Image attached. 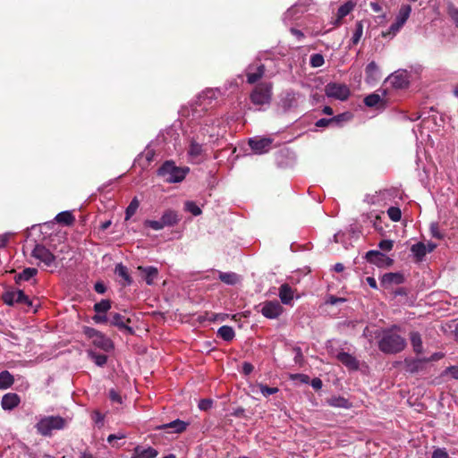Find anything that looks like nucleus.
I'll return each mask as SVG.
<instances>
[{"label": "nucleus", "mask_w": 458, "mask_h": 458, "mask_svg": "<svg viewBox=\"0 0 458 458\" xmlns=\"http://www.w3.org/2000/svg\"><path fill=\"white\" fill-rule=\"evenodd\" d=\"M317 127L334 126L333 118H321L316 122Z\"/></svg>", "instance_id": "e2e57ef3"}, {"label": "nucleus", "mask_w": 458, "mask_h": 458, "mask_svg": "<svg viewBox=\"0 0 458 458\" xmlns=\"http://www.w3.org/2000/svg\"><path fill=\"white\" fill-rule=\"evenodd\" d=\"M384 330L382 337L378 342V348L381 352L387 354H394L402 352L406 346L405 339L395 333L394 329Z\"/></svg>", "instance_id": "7ed1b4c3"}, {"label": "nucleus", "mask_w": 458, "mask_h": 458, "mask_svg": "<svg viewBox=\"0 0 458 458\" xmlns=\"http://www.w3.org/2000/svg\"><path fill=\"white\" fill-rule=\"evenodd\" d=\"M186 428L187 423L181 420H175L170 423L163 424L158 427L159 429L171 428L174 433H182L186 429Z\"/></svg>", "instance_id": "c85d7f7f"}, {"label": "nucleus", "mask_w": 458, "mask_h": 458, "mask_svg": "<svg viewBox=\"0 0 458 458\" xmlns=\"http://www.w3.org/2000/svg\"><path fill=\"white\" fill-rule=\"evenodd\" d=\"M259 307L261 314L269 319L277 318L284 311V308L280 302L276 300L266 301L260 303Z\"/></svg>", "instance_id": "ddd939ff"}, {"label": "nucleus", "mask_w": 458, "mask_h": 458, "mask_svg": "<svg viewBox=\"0 0 458 458\" xmlns=\"http://www.w3.org/2000/svg\"><path fill=\"white\" fill-rule=\"evenodd\" d=\"M325 63L324 56L321 54H313L310 58V64L313 68L321 67Z\"/></svg>", "instance_id": "c03bdc74"}, {"label": "nucleus", "mask_w": 458, "mask_h": 458, "mask_svg": "<svg viewBox=\"0 0 458 458\" xmlns=\"http://www.w3.org/2000/svg\"><path fill=\"white\" fill-rule=\"evenodd\" d=\"M219 279L228 285H234L239 282L240 277L233 272H220Z\"/></svg>", "instance_id": "473e14b6"}, {"label": "nucleus", "mask_w": 458, "mask_h": 458, "mask_svg": "<svg viewBox=\"0 0 458 458\" xmlns=\"http://www.w3.org/2000/svg\"><path fill=\"white\" fill-rule=\"evenodd\" d=\"M92 420L94 422L98 425L102 426L104 423L105 416L98 411H94L91 415Z\"/></svg>", "instance_id": "052dcab7"}, {"label": "nucleus", "mask_w": 458, "mask_h": 458, "mask_svg": "<svg viewBox=\"0 0 458 458\" xmlns=\"http://www.w3.org/2000/svg\"><path fill=\"white\" fill-rule=\"evenodd\" d=\"M260 393L265 396L267 397L271 394H276L279 390L277 387H269L267 386H265L263 384L259 385Z\"/></svg>", "instance_id": "6e6d98bb"}, {"label": "nucleus", "mask_w": 458, "mask_h": 458, "mask_svg": "<svg viewBox=\"0 0 458 458\" xmlns=\"http://www.w3.org/2000/svg\"><path fill=\"white\" fill-rule=\"evenodd\" d=\"M3 300L7 305L13 304H23L27 307L32 306V301L30 300L23 291L21 290H11L3 294Z\"/></svg>", "instance_id": "f8f14e48"}, {"label": "nucleus", "mask_w": 458, "mask_h": 458, "mask_svg": "<svg viewBox=\"0 0 458 458\" xmlns=\"http://www.w3.org/2000/svg\"><path fill=\"white\" fill-rule=\"evenodd\" d=\"M162 223L165 226H174L180 221L178 214L174 210H166L161 216Z\"/></svg>", "instance_id": "cd10ccee"}, {"label": "nucleus", "mask_w": 458, "mask_h": 458, "mask_svg": "<svg viewBox=\"0 0 458 458\" xmlns=\"http://www.w3.org/2000/svg\"><path fill=\"white\" fill-rule=\"evenodd\" d=\"M55 221L66 225H72L74 221V217L69 211H63L55 216Z\"/></svg>", "instance_id": "4c0bfd02"}, {"label": "nucleus", "mask_w": 458, "mask_h": 458, "mask_svg": "<svg viewBox=\"0 0 458 458\" xmlns=\"http://www.w3.org/2000/svg\"><path fill=\"white\" fill-rule=\"evenodd\" d=\"M89 358L94 361L98 367H104L107 361V356L105 354H99L92 350L87 352Z\"/></svg>", "instance_id": "c9c22d12"}, {"label": "nucleus", "mask_w": 458, "mask_h": 458, "mask_svg": "<svg viewBox=\"0 0 458 458\" xmlns=\"http://www.w3.org/2000/svg\"><path fill=\"white\" fill-rule=\"evenodd\" d=\"M381 101V98L377 94H370L364 98V103L367 106H376Z\"/></svg>", "instance_id": "3c124183"}, {"label": "nucleus", "mask_w": 458, "mask_h": 458, "mask_svg": "<svg viewBox=\"0 0 458 458\" xmlns=\"http://www.w3.org/2000/svg\"><path fill=\"white\" fill-rule=\"evenodd\" d=\"M345 301V299L344 298H339V297H335V296H330L327 300V303L331 304V305H336L338 303H343Z\"/></svg>", "instance_id": "774afa93"}, {"label": "nucleus", "mask_w": 458, "mask_h": 458, "mask_svg": "<svg viewBox=\"0 0 458 458\" xmlns=\"http://www.w3.org/2000/svg\"><path fill=\"white\" fill-rule=\"evenodd\" d=\"M13 375L7 371H2L0 373V389H7L13 384Z\"/></svg>", "instance_id": "f704fd0d"}, {"label": "nucleus", "mask_w": 458, "mask_h": 458, "mask_svg": "<svg viewBox=\"0 0 458 458\" xmlns=\"http://www.w3.org/2000/svg\"><path fill=\"white\" fill-rule=\"evenodd\" d=\"M20 397L17 394L9 393L2 397L1 405L5 411H11L20 403Z\"/></svg>", "instance_id": "b1692460"}, {"label": "nucleus", "mask_w": 458, "mask_h": 458, "mask_svg": "<svg viewBox=\"0 0 458 458\" xmlns=\"http://www.w3.org/2000/svg\"><path fill=\"white\" fill-rule=\"evenodd\" d=\"M188 172V167H179L173 161H165L157 170V174L166 182L176 183L182 182Z\"/></svg>", "instance_id": "20e7f679"}, {"label": "nucleus", "mask_w": 458, "mask_h": 458, "mask_svg": "<svg viewBox=\"0 0 458 458\" xmlns=\"http://www.w3.org/2000/svg\"><path fill=\"white\" fill-rule=\"evenodd\" d=\"M32 257L38 260V265L50 267L55 265V257L44 245L37 244L31 253Z\"/></svg>", "instance_id": "9b49d317"}, {"label": "nucleus", "mask_w": 458, "mask_h": 458, "mask_svg": "<svg viewBox=\"0 0 458 458\" xmlns=\"http://www.w3.org/2000/svg\"><path fill=\"white\" fill-rule=\"evenodd\" d=\"M145 225L156 231L162 230L165 227V225H163L161 218L160 220H147Z\"/></svg>", "instance_id": "4d7b16f0"}, {"label": "nucleus", "mask_w": 458, "mask_h": 458, "mask_svg": "<svg viewBox=\"0 0 458 458\" xmlns=\"http://www.w3.org/2000/svg\"><path fill=\"white\" fill-rule=\"evenodd\" d=\"M366 259L377 267L389 266L392 264V259L378 250H369L366 253Z\"/></svg>", "instance_id": "f3484780"}, {"label": "nucleus", "mask_w": 458, "mask_h": 458, "mask_svg": "<svg viewBox=\"0 0 458 458\" xmlns=\"http://www.w3.org/2000/svg\"><path fill=\"white\" fill-rule=\"evenodd\" d=\"M126 321L129 322L130 319H125V318L119 313L112 314L110 318L111 325L117 327L119 329H125L131 334L133 330L126 325Z\"/></svg>", "instance_id": "bb28decb"}, {"label": "nucleus", "mask_w": 458, "mask_h": 458, "mask_svg": "<svg viewBox=\"0 0 458 458\" xmlns=\"http://www.w3.org/2000/svg\"><path fill=\"white\" fill-rule=\"evenodd\" d=\"M280 301L284 305H292L294 298V291L288 284H283L278 293Z\"/></svg>", "instance_id": "4be33fe9"}, {"label": "nucleus", "mask_w": 458, "mask_h": 458, "mask_svg": "<svg viewBox=\"0 0 458 458\" xmlns=\"http://www.w3.org/2000/svg\"><path fill=\"white\" fill-rule=\"evenodd\" d=\"M212 401L209 399H202L199 403V408L203 411H207L211 408L212 406Z\"/></svg>", "instance_id": "69168bd1"}, {"label": "nucleus", "mask_w": 458, "mask_h": 458, "mask_svg": "<svg viewBox=\"0 0 458 458\" xmlns=\"http://www.w3.org/2000/svg\"><path fill=\"white\" fill-rule=\"evenodd\" d=\"M404 277L401 273H386L380 279V284L385 288H389L394 284H401Z\"/></svg>", "instance_id": "6ab92c4d"}, {"label": "nucleus", "mask_w": 458, "mask_h": 458, "mask_svg": "<svg viewBox=\"0 0 458 458\" xmlns=\"http://www.w3.org/2000/svg\"><path fill=\"white\" fill-rule=\"evenodd\" d=\"M293 352L294 354L293 360H294L295 364L301 366L303 364L304 358H303V354H302V351H301V347H299V346L293 347Z\"/></svg>", "instance_id": "5fc2aeb1"}, {"label": "nucleus", "mask_w": 458, "mask_h": 458, "mask_svg": "<svg viewBox=\"0 0 458 458\" xmlns=\"http://www.w3.org/2000/svg\"><path fill=\"white\" fill-rule=\"evenodd\" d=\"M84 335L91 340L93 345L104 352H111L114 349V343L112 340L107 337L106 335L101 333L100 331L89 327H85L83 329Z\"/></svg>", "instance_id": "423d86ee"}, {"label": "nucleus", "mask_w": 458, "mask_h": 458, "mask_svg": "<svg viewBox=\"0 0 458 458\" xmlns=\"http://www.w3.org/2000/svg\"><path fill=\"white\" fill-rule=\"evenodd\" d=\"M386 195H387L386 191L379 192L371 196H367L366 199L369 204H380V201L386 199Z\"/></svg>", "instance_id": "864d4df0"}, {"label": "nucleus", "mask_w": 458, "mask_h": 458, "mask_svg": "<svg viewBox=\"0 0 458 458\" xmlns=\"http://www.w3.org/2000/svg\"><path fill=\"white\" fill-rule=\"evenodd\" d=\"M111 308V303L108 300H102L94 305V310L97 313H106Z\"/></svg>", "instance_id": "a18cd8bd"}, {"label": "nucleus", "mask_w": 458, "mask_h": 458, "mask_svg": "<svg viewBox=\"0 0 458 458\" xmlns=\"http://www.w3.org/2000/svg\"><path fill=\"white\" fill-rule=\"evenodd\" d=\"M272 97V83L264 82L255 87L250 94V100L256 106L269 104Z\"/></svg>", "instance_id": "0eeeda50"}, {"label": "nucleus", "mask_w": 458, "mask_h": 458, "mask_svg": "<svg viewBox=\"0 0 458 458\" xmlns=\"http://www.w3.org/2000/svg\"><path fill=\"white\" fill-rule=\"evenodd\" d=\"M66 421L60 416H45L39 419L35 428L42 436H50L53 430H60L65 427Z\"/></svg>", "instance_id": "39448f33"}, {"label": "nucleus", "mask_w": 458, "mask_h": 458, "mask_svg": "<svg viewBox=\"0 0 458 458\" xmlns=\"http://www.w3.org/2000/svg\"><path fill=\"white\" fill-rule=\"evenodd\" d=\"M12 233H4L0 235V249L4 248L10 240Z\"/></svg>", "instance_id": "338daca9"}, {"label": "nucleus", "mask_w": 458, "mask_h": 458, "mask_svg": "<svg viewBox=\"0 0 458 458\" xmlns=\"http://www.w3.org/2000/svg\"><path fill=\"white\" fill-rule=\"evenodd\" d=\"M221 96V91L219 89H207L199 94L197 97V100L194 106H191V111H189L188 116L192 118V114L195 110H199L201 116L206 115H213L215 116L218 122L219 126L221 125V119L217 117L216 114L208 112V107L212 106L213 103Z\"/></svg>", "instance_id": "f03ea898"}, {"label": "nucleus", "mask_w": 458, "mask_h": 458, "mask_svg": "<svg viewBox=\"0 0 458 458\" xmlns=\"http://www.w3.org/2000/svg\"><path fill=\"white\" fill-rule=\"evenodd\" d=\"M336 358L341 363H343L349 369L356 370L359 368L358 360L354 356H352V354H350L348 352H340L337 353Z\"/></svg>", "instance_id": "5701e85b"}, {"label": "nucleus", "mask_w": 458, "mask_h": 458, "mask_svg": "<svg viewBox=\"0 0 458 458\" xmlns=\"http://www.w3.org/2000/svg\"><path fill=\"white\" fill-rule=\"evenodd\" d=\"M410 340L411 344L412 345L413 351L420 354L423 351V345H422V340L420 333L418 332H411L410 334Z\"/></svg>", "instance_id": "72a5a7b5"}, {"label": "nucleus", "mask_w": 458, "mask_h": 458, "mask_svg": "<svg viewBox=\"0 0 458 458\" xmlns=\"http://www.w3.org/2000/svg\"><path fill=\"white\" fill-rule=\"evenodd\" d=\"M387 81L394 89H404L409 85V73L405 70L396 71L388 77Z\"/></svg>", "instance_id": "dca6fc26"}, {"label": "nucleus", "mask_w": 458, "mask_h": 458, "mask_svg": "<svg viewBox=\"0 0 458 458\" xmlns=\"http://www.w3.org/2000/svg\"><path fill=\"white\" fill-rule=\"evenodd\" d=\"M406 21L395 18L394 22L391 24L388 30L382 31L381 35L383 38H394L403 27Z\"/></svg>", "instance_id": "a878e982"}, {"label": "nucleus", "mask_w": 458, "mask_h": 458, "mask_svg": "<svg viewBox=\"0 0 458 458\" xmlns=\"http://www.w3.org/2000/svg\"><path fill=\"white\" fill-rule=\"evenodd\" d=\"M365 81L369 84H373L378 81L381 78L380 70L374 61L368 64L365 69Z\"/></svg>", "instance_id": "aec40b11"}, {"label": "nucleus", "mask_w": 458, "mask_h": 458, "mask_svg": "<svg viewBox=\"0 0 458 458\" xmlns=\"http://www.w3.org/2000/svg\"><path fill=\"white\" fill-rule=\"evenodd\" d=\"M158 452L153 447H144L137 445L132 451L131 458H156Z\"/></svg>", "instance_id": "412c9836"}, {"label": "nucleus", "mask_w": 458, "mask_h": 458, "mask_svg": "<svg viewBox=\"0 0 458 458\" xmlns=\"http://www.w3.org/2000/svg\"><path fill=\"white\" fill-rule=\"evenodd\" d=\"M432 458H450L445 448H436L432 453Z\"/></svg>", "instance_id": "bf43d9fd"}, {"label": "nucleus", "mask_w": 458, "mask_h": 458, "mask_svg": "<svg viewBox=\"0 0 458 458\" xmlns=\"http://www.w3.org/2000/svg\"><path fill=\"white\" fill-rule=\"evenodd\" d=\"M411 13V7L409 4L401 5L398 13L395 18L406 21L409 19Z\"/></svg>", "instance_id": "37998d69"}, {"label": "nucleus", "mask_w": 458, "mask_h": 458, "mask_svg": "<svg viewBox=\"0 0 458 458\" xmlns=\"http://www.w3.org/2000/svg\"><path fill=\"white\" fill-rule=\"evenodd\" d=\"M411 13V7L409 4L401 5L398 13L395 18L406 21L409 19Z\"/></svg>", "instance_id": "79ce46f5"}, {"label": "nucleus", "mask_w": 458, "mask_h": 458, "mask_svg": "<svg viewBox=\"0 0 458 458\" xmlns=\"http://www.w3.org/2000/svg\"><path fill=\"white\" fill-rule=\"evenodd\" d=\"M387 215H388L389 218L394 222L400 221V219L402 217L401 209L397 207H390L387 209Z\"/></svg>", "instance_id": "603ef678"}, {"label": "nucleus", "mask_w": 458, "mask_h": 458, "mask_svg": "<svg viewBox=\"0 0 458 458\" xmlns=\"http://www.w3.org/2000/svg\"><path fill=\"white\" fill-rule=\"evenodd\" d=\"M114 273L123 279V282H120V284L123 286L131 285L132 284V278L129 274L128 268L122 263L115 266Z\"/></svg>", "instance_id": "393cba45"}, {"label": "nucleus", "mask_w": 458, "mask_h": 458, "mask_svg": "<svg viewBox=\"0 0 458 458\" xmlns=\"http://www.w3.org/2000/svg\"><path fill=\"white\" fill-rule=\"evenodd\" d=\"M273 140L270 137L255 136L250 138L248 143L254 154L262 155L271 149Z\"/></svg>", "instance_id": "9d476101"}, {"label": "nucleus", "mask_w": 458, "mask_h": 458, "mask_svg": "<svg viewBox=\"0 0 458 458\" xmlns=\"http://www.w3.org/2000/svg\"><path fill=\"white\" fill-rule=\"evenodd\" d=\"M354 4L352 2L345 3L341 5L338 9L337 15L339 18H344L348 15L351 11L353 9Z\"/></svg>", "instance_id": "8fccbe9b"}, {"label": "nucleus", "mask_w": 458, "mask_h": 458, "mask_svg": "<svg viewBox=\"0 0 458 458\" xmlns=\"http://www.w3.org/2000/svg\"><path fill=\"white\" fill-rule=\"evenodd\" d=\"M451 375V377L458 380V366L447 367L442 373V376Z\"/></svg>", "instance_id": "13d9d810"}, {"label": "nucleus", "mask_w": 458, "mask_h": 458, "mask_svg": "<svg viewBox=\"0 0 458 458\" xmlns=\"http://www.w3.org/2000/svg\"><path fill=\"white\" fill-rule=\"evenodd\" d=\"M247 82L255 84L265 75V65L262 64H251L245 69Z\"/></svg>", "instance_id": "2eb2a0df"}, {"label": "nucleus", "mask_w": 458, "mask_h": 458, "mask_svg": "<svg viewBox=\"0 0 458 458\" xmlns=\"http://www.w3.org/2000/svg\"><path fill=\"white\" fill-rule=\"evenodd\" d=\"M109 398L113 403H116L121 404L123 403V398L118 392L114 389H111L109 391Z\"/></svg>", "instance_id": "680f3d73"}, {"label": "nucleus", "mask_w": 458, "mask_h": 458, "mask_svg": "<svg viewBox=\"0 0 458 458\" xmlns=\"http://www.w3.org/2000/svg\"><path fill=\"white\" fill-rule=\"evenodd\" d=\"M325 94L329 98L345 101L351 95L349 87L344 83L329 82L325 87Z\"/></svg>", "instance_id": "6e6552de"}, {"label": "nucleus", "mask_w": 458, "mask_h": 458, "mask_svg": "<svg viewBox=\"0 0 458 458\" xmlns=\"http://www.w3.org/2000/svg\"><path fill=\"white\" fill-rule=\"evenodd\" d=\"M393 245H394V242L393 241L391 240H382L379 243H378V247L383 250H386V251H389L392 250L393 248Z\"/></svg>", "instance_id": "0e129e2a"}, {"label": "nucleus", "mask_w": 458, "mask_h": 458, "mask_svg": "<svg viewBox=\"0 0 458 458\" xmlns=\"http://www.w3.org/2000/svg\"><path fill=\"white\" fill-rule=\"evenodd\" d=\"M334 126H342L344 123L350 121L352 118V114L350 112H344L343 114L333 116Z\"/></svg>", "instance_id": "ea45409f"}, {"label": "nucleus", "mask_w": 458, "mask_h": 458, "mask_svg": "<svg viewBox=\"0 0 458 458\" xmlns=\"http://www.w3.org/2000/svg\"><path fill=\"white\" fill-rule=\"evenodd\" d=\"M184 208L193 216H199L202 212L201 208L194 201H186L184 204Z\"/></svg>", "instance_id": "09e8293b"}, {"label": "nucleus", "mask_w": 458, "mask_h": 458, "mask_svg": "<svg viewBox=\"0 0 458 458\" xmlns=\"http://www.w3.org/2000/svg\"><path fill=\"white\" fill-rule=\"evenodd\" d=\"M139 200L137 199V198H134L131 203L129 204V206L127 207L126 208V211H125V219L128 220L130 219L137 211L138 208H139Z\"/></svg>", "instance_id": "a19ab883"}, {"label": "nucleus", "mask_w": 458, "mask_h": 458, "mask_svg": "<svg viewBox=\"0 0 458 458\" xmlns=\"http://www.w3.org/2000/svg\"><path fill=\"white\" fill-rule=\"evenodd\" d=\"M430 234L433 238L437 240H442L445 237V233L439 230L438 224L437 222H432L429 225Z\"/></svg>", "instance_id": "de8ad7c7"}, {"label": "nucleus", "mask_w": 458, "mask_h": 458, "mask_svg": "<svg viewBox=\"0 0 458 458\" xmlns=\"http://www.w3.org/2000/svg\"><path fill=\"white\" fill-rule=\"evenodd\" d=\"M301 98L302 95L301 93L295 92L293 89H287L281 95L279 106L284 113L293 111L299 106Z\"/></svg>", "instance_id": "1a4fd4ad"}, {"label": "nucleus", "mask_w": 458, "mask_h": 458, "mask_svg": "<svg viewBox=\"0 0 458 458\" xmlns=\"http://www.w3.org/2000/svg\"><path fill=\"white\" fill-rule=\"evenodd\" d=\"M191 131L188 136L187 155L191 163L199 164L203 160L207 143H215L221 134L218 120L213 115L201 116L195 110L190 119Z\"/></svg>", "instance_id": "f257e3e1"}, {"label": "nucleus", "mask_w": 458, "mask_h": 458, "mask_svg": "<svg viewBox=\"0 0 458 458\" xmlns=\"http://www.w3.org/2000/svg\"><path fill=\"white\" fill-rule=\"evenodd\" d=\"M217 335L225 341H231L233 339L235 334L232 327L223 326L217 330Z\"/></svg>", "instance_id": "e433bc0d"}, {"label": "nucleus", "mask_w": 458, "mask_h": 458, "mask_svg": "<svg viewBox=\"0 0 458 458\" xmlns=\"http://www.w3.org/2000/svg\"><path fill=\"white\" fill-rule=\"evenodd\" d=\"M327 403L330 406L336 408L349 409L352 406L351 403L342 396H332L331 398L327 400Z\"/></svg>", "instance_id": "c756f323"}, {"label": "nucleus", "mask_w": 458, "mask_h": 458, "mask_svg": "<svg viewBox=\"0 0 458 458\" xmlns=\"http://www.w3.org/2000/svg\"><path fill=\"white\" fill-rule=\"evenodd\" d=\"M362 34H363V25L361 23V21H358L355 25V30H354V32H353V35L352 37V43L353 45H356L360 38L362 37Z\"/></svg>", "instance_id": "49530a36"}, {"label": "nucleus", "mask_w": 458, "mask_h": 458, "mask_svg": "<svg viewBox=\"0 0 458 458\" xmlns=\"http://www.w3.org/2000/svg\"><path fill=\"white\" fill-rule=\"evenodd\" d=\"M411 251L418 261H421L427 254V247L423 242L413 244Z\"/></svg>", "instance_id": "2f4dec72"}, {"label": "nucleus", "mask_w": 458, "mask_h": 458, "mask_svg": "<svg viewBox=\"0 0 458 458\" xmlns=\"http://www.w3.org/2000/svg\"><path fill=\"white\" fill-rule=\"evenodd\" d=\"M310 0H299L284 13L283 21L285 23H288L297 20L307 11V6L310 4Z\"/></svg>", "instance_id": "4468645a"}, {"label": "nucleus", "mask_w": 458, "mask_h": 458, "mask_svg": "<svg viewBox=\"0 0 458 458\" xmlns=\"http://www.w3.org/2000/svg\"><path fill=\"white\" fill-rule=\"evenodd\" d=\"M38 273V270L34 267H27L25 268L21 273H20L16 276V281H29L34 276H36Z\"/></svg>", "instance_id": "58836bf2"}, {"label": "nucleus", "mask_w": 458, "mask_h": 458, "mask_svg": "<svg viewBox=\"0 0 458 458\" xmlns=\"http://www.w3.org/2000/svg\"><path fill=\"white\" fill-rule=\"evenodd\" d=\"M138 270L140 272L142 279L148 285H152L158 276V269L153 266H139Z\"/></svg>", "instance_id": "a211bd4d"}, {"label": "nucleus", "mask_w": 458, "mask_h": 458, "mask_svg": "<svg viewBox=\"0 0 458 458\" xmlns=\"http://www.w3.org/2000/svg\"><path fill=\"white\" fill-rule=\"evenodd\" d=\"M426 360L414 359L406 360L407 370L411 373H417L424 369Z\"/></svg>", "instance_id": "7c9ffc66"}]
</instances>
